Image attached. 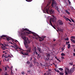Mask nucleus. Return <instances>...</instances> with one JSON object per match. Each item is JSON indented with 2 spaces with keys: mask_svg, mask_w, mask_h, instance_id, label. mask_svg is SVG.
Masks as SVG:
<instances>
[{
  "mask_svg": "<svg viewBox=\"0 0 75 75\" xmlns=\"http://www.w3.org/2000/svg\"><path fill=\"white\" fill-rule=\"evenodd\" d=\"M22 29L23 30H21V32L20 33V35H21L22 38L25 40L24 42L26 48H28V44H30V40H28V38H27L26 40V38L25 35H27L28 34H33L35 36H36L37 35L34 33L29 30L27 28L24 29L23 28Z\"/></svg>",
  "mask_w": 75,
  "mask_h": 75,
  "instance_id": "nucleus-1",
  "label": "nucleus"
},
{
  "mask_svg": "<svg viewBox=\"0 0 75 75\" xmlns=\"http://www.w3.org/2000/svg\"><path fill=\"white\" fill-rule=\"evenodd\" d=\"M55 20H56V18H55L54 16H53V18H50V24H51V26L52 25V24L51 23V21H52V22L53 23H54V21H55Z\"/></svg>",
  "mask_w": 75,
  "mask_h": 75,
  "instance_id": "nucleus-2",
  "label": "nucleus"
},
{
  "mask_svg": "<svg viewBox=\"0 0 75 75\" xmlns=\"http://www.w3.org/2000/svg\"><path fill=\"white\" fill-rule=\"evenodd\" d=\"M49 8H50V6L49 4H48L45 7V11H46L47 13H48L49 11Z\"/></svg>",
  "mask_w": 75,
  "mask_h": 75,
  "instance_id": "nucleus-3",
  "label": "nucleus"
},
{
  "mask_svg": "<svg viewBox=\"0 0 75 75\" xmlns=\"http://www.w3.org/2000/svg\"><path fill=\"white\" fill-rule=\"evenodd\" d=\"M52 1V3L51 6H52V7H54V6H57V2H56V1H55L54 0H51Z\"/></svg>",
  "mask_w": 75,
  "mask_h": 75,
  "instance_id": "nucleus-4",
  "label": "nucleus"
},
{
  "mask_svg": "<svg viewBox=\"0 0 75 75\" xmlns=\"http://www.w3.org/2000/svg\"><path fill=\"white\" fill-rule=\"evenodd\" d=\"M46 55L47 58H45V59L46 61H48L50 59V54L48 53H46Z\"/></svg>",
  "mask_w": 75,
  "mask_h": 75,
  "instance_id": "nucleus-5",
  "label": "nucleus"
},
{
  "mask_svg": "<svg viewBox=\"0 0 75 75\" xmlns=\"http://www.w3.org/2000/svg\"><path fill=\"white\" fill-rule=\"evenodd\" d=\"M54 70L55 71H56L57 72H58V73H59V74L60 75H64V72H60L57 69H54Z\"/></svg>",
  "mask_w": 75,
  "mask_h": 75,
  "instance_id": "nucleus-6",
  "label": "nucleus"
},
{
  "mask_svg": "<svg viewBox=\"0 0 75 75\" xmlns=\"http://www.w3.org/2000/svg\"><path fill=\"white\" fill-rule=\"evenodd\" d=\"M32 50L33 51V53L34 52V54H35L36 52V51H37V48H36V47H33Z\"/></svg>",
  "mask_w": 75,
  "mask_h": 75,
  "instance_id": "nucleus-7",
  "label": "nucleus"
},
{
  "mask_svg": "<svg viewBox=\"0 0 75 75\" xmlns=\"http://www.w3.org/2000/svg\"><path fill=\"white\" fill-rule=\"evenodd\" d=\"M39 38H40L39 39L40 41H43L44 40V38L46 37V36H44L42 37H38Z\"/></svg>",
  "mask_w": 75,
  "mask_h": 75,
  "instance_id": "nucleus-8",
  "label": "nucleus"
},
{
  "mask_svg": "<svg viewBox=\"0 0 75 75\" xmlns=\"http://www.w3.org/2000/svg\"><path fill=\"white\" fill-rule=\"evenodd\" d=\"M72 72H74V70L72 69V68L69 71V74H72Z\"/></svg>",
  "mask_w": 75,
  "mask_h": 75,
  "instance_id": "nucleus-9",
  "label": "nucleus"
},
{
  "mask_svg": "<svg viewBox=\"0 0 75 75\" xmlns=\"http://www.w3.org/2000/svg\"><path fill=\"white\" fill-rule=\"evenodd\" d=\"M49 11L50 14H52H52H54V13H55V11H54V10L52 9H51V10H50Z\"/></svg>",
  "mask_w": 75,
  "mask_h": 75,
  "instance_id": "nucleus-10",
  "label": "nucleus"
},
{
  "mask_svg": "<svg viewBox=\"0 0 75 75\" xmlns=\"http://www.w3.org/2000/svg\"><path fill=\"white\" fill-rule=\"evenodd\" d=\"M58 22L59 24V25H62V24H63V23H62V21L61 20H59L58 21Z\"/></svg>",
  "mask_w": 75,
  "mask_h": 75,
  "instance_id": "nucleus-11",
  "label": "nucleus"
},
{
  "mask_svg": "<svg viewBox=\"0 0 75 75\" xmlns=\"http://www.w3.org/2000/svg\"><path fill=\"white\" fill-rule=\"evenodd\" d=\"M6 38V40L7 41H10V40H11L12 41H14V40H13V38H11L8 37L7 38Z\"/></svg>",
  "mask_w": 75,
  "mask_h": 75,
  "instance_id": "nucleus-12",
  "label": "nucleus"
},
{
  "mask_svg": "<svg viewBox=\"0 0 75 75\" xmlns=\"http://www.w3.org/2000/svg\"><path fill=\"white\" fill-rule=\"evenodd\" d=\"M38 51L39 52H40L41 54H42V50H41V49L38 47Z\"/></svg>",
  "mask_w": 75,
  "mask_h": 75,
  "instance_id": "nucleus-13",
  "label": "nucleus"
},
{
  "mask_svg": "<svg viewBox=\"0 0 75 75\" xmlns=\"http://www.w3.org/2000/svg\"><path fill=\"white\" fill-rule=\"evenodd\" d=\"M21 54H23V55H27L28 56H29V54H28L27 53H24L23 52H21Z\"/></svg>",
  "mask_w": 75,
  "mask_h": 75,
  "instance_id": "nucleus-14",
  "label": "nucleus"
},
{
  "mask_svg": "<svg viewBox=\"0 0 75 75\" xmlns=\"http://www.w3.org/2000/svg\"><path fill=\"white\" fill-rule=\"evenodd\" d=\"M4 57L5 58H8V57H10V58H11V56H10V55H8V56L5 55Z\"/></svg>",
  "mask_w": 75,
  "mask_h": 75,
  "instance_id": "nucleus-15",
  "label": "nucleus"
},
{
  "mask_svg": "<svg viewBox=\"0 0 75 75\" xmlns=\"http://www.w3.org/2000/svg\"><path fill=\"white\" fill-rule=\"evenodd\" d=\"M29 67L30 68H31V67H34V66L32 63H31L30 64V65L29 66Z\"/></svg>",
  "mask_w": 75,
  "mask_h": 75,
  "instance_id": "nucleus-16",
  "label": "nucleus"
},
{
  "mask_svg": "<svg viewBox=\"0 0 75 75\" xmlns=\"http://www.w3.org/2000/svg\"><path fill=\"white\" fill-rule=\"evenodd\" d=\"M54 7H55V10H58V9L59 8L58 7V6H57V5H56L55 6H54V7H53V8H54Z\"/></svg>",
  "mask_w": 75,
  "mask_h": 75,
  "instance_id": "nucleus-17",
  "label": "nucleus"
},
{
  "mask_svg": "<svg viewBox=\"0 0 75 75\" xmlns=\"http://www.w3.org/2000/svg\"><path fill=\"white\" fill-rule=\"evenodd\" d=\"M31 48L30 47L28 50L27 51V52H31Z\"/></svg>",
  "mask_w": 75,
  "mask_h": 75,
  "instance_id": "nucleus-18",
  "label": "nucleus"
},
{
  "mask_svg": "<svg viewBox=\"0 0 75 75\" xmlns=\"http://www.w3.org/2000/svg\"><path fill=\"white\" fill-rule=\"evenodd\" d=\"M65 75H68V74H69L68 73V71L66 70H65Z\"/></svg>",
  "mask_w": 75,
  "mask_h": 75,
  "instance_id": "nucleus-19",
  "label": "nucleus"
},
{
  "mask_svg": "<svg viewBox=\"0 0 75 75\" xmlns=\"http://www.w3.org/2000/svg\"><path fill=\"white\" fill-rule=\"evenodd\" d=\"M71 41L72 42H73V43H74L75 44V40H74V39H71Z\"/></svg>",
  "mask_w": 75,
  "mask_h": 75,
  "instance_id": "nucleus-20",
  "label": "nucleus"
},
{
  "mask_svg": "<svg viewBox=\"0 0 75 75\" xmlns=\"http://www.w3.org/2000/svg\"><path fill=\"white\" fill-rule=\"evenodd\" d=\"M65 11L66 13H67L68 14H70V13L67 10H66Z\"/></svg>",
  "mask_w": 75,
  "mask_h": 75,
  "instance_id": "nucleus-21",
  "label": "nucleus"
},
{
  "mask_svg": "<svg viewBox=\"0 0 75 75\" xmlns=\"http://www.w3.org/2000/svg\"><path fill=\"white\" fill-rule=\"evenodd\" d=\"M36 66L37 67H38L40 65V64L38 62H36Z\"/></svg>",
  "mask_w": 75,
  "mask_h": 75,
  "instance_id": "nucleus-22",
  "label": "nucleus"
},
{
  "mask_svg": "<svg viewBox=\"0 0 75 75\" xmlns=\"http://www.w3.org/2000/svg\"><path fill=\"white\" fill-rule=\"evenodd\" d=\"M65 70H66V71H67V72H68V73H69V69L68 68H67V67H65Z\"/></svg>",
  "mask_w": 75,
  "mask_h": 75,
  "instance_id": "nucleus-23",
  "label": "nucleus"
},
{
  "mask_svg": "<svg viewBox=\"0 0 75 75\" xmlns=\"http://www.w3.org/2000/svg\"><path fill=\"white\" fill-rule=\"evenodd\" d=\"M4 69L5 71H7V67H4Z\"/></svg>",
  "mask_w": 75,
  "mask_h": 75,
  "instance_id": "nucleus-24",
  "label": "nucleus"
},
{
  "mask_svg": "<svg viewBox=\"0 0 75 75\" xmlns=\"http://www.w3.org/2000/svg\"><path fill=\"white\" fill-rule=\"evenodd\" d=\"M64 48H65V46H64V47H62V48L61 50H62V51H63L64 50Z\"/></svg>",
  "mask_w": 75,
  "mask_h": 75,
  "instance_id": "nucleus-25",
  "label": "nucleus"
},
{
  "mask_svg": "<svg viewBox=\"0 0 75 75\" xmlns=\"http://www.w3.org/2000/svg\"><path fill=\"white\" fill-rule=\"evenodd\" d=\"M61 55L62 57H63V56H65V54L64 53H62L61 54Z\"/></svg>",
  "mask_w": 75,
  "mask_h": 75,
  "instance_id": "nucleus-26",
  "label": "nucleus"
},
{
  "mask_svg": "<svg viewBox=\"0 0 75 75\" xmlns=\"http://www.w3.org/2000/svg\"><path fill=\"white\" fill-rule=\"evenodd\" d=\"M40 64L41 66L42 67H43V68H44V67H45V65H42V63H40Z\"/></svg>",
  "mask_w": 75,
  "mask_h": 75,
  "instance_id": "nucleus-27",
  "label": "nucleus"
},
{
  "mask_svg": "<svg viewBox=\"0 0 75 75\" xmlns=\"http://www.w3.org/2000/svg\"><path fill=\"white\" fill-rule=\"evenodd\" d=\"M70 44H68L67 47L68 48H70L71 47V46H70Z\"/></svg>",
  "mask_w": 75,
  "mask_h": 75,
  "instance_id": "nucleus-28",
  "label": "nucleus"
},
{
  "mask_svg": "<svg viewBox=\"0 0 75 75\" xmlns=\"http://www.w3.org/2000/svg\"><path fill=\"white\" fill-rule=\"evenodd\" d=\"M59 30L60 31H61V32H63V29H59Z\"/></svg>",
  "mask_w": 75,
  "mask_h": 75,
  "instance_id": "nucleus-29",
  "label": "nucleus"
},
{
  "mask_svg": "<svg viewBox=\"0 0 75 75\" xmlns=\"http://www.w3.org/2000/svg\"><path fill=\"white\" fill-rule=\"evenodd\" d=\"M71 38H72V39H74V40H75V37L74 36H71Z\"/></svg>",
  "mask_w": 75,
  "mask_h": 75,
  "instance_id": "nucleus-30",
  "label": "nucleus"
},
{
  "mask_svg": "<svg viewBox=\"0 0 75 75\" xmlns=\"http://www.w3.org/2000/svg\"><path fill=\"white\" fill-rule=\"evenodd\" d=\"M26 64H28V65H29V64H30V62H29V61H28H28L26 62Z\"/></svg>",
  "mask_w": 75,
  "mask_h": 75,
  "instance_id": "nucleus-31",
  "label": "nucleus"
},
{
  "mask_svg": "<svg viewBox=\"0 0 75 75\" xmlns=\"http://www.w3.org/2000/svg\"><path fill=\"white\" fill-rule=\"evenodd\" d=\"M59 69L60 70V71H63V69L62 68H59Z\"/></svg>",
  "mask_w": 75,
  "mask_h": 75,
  "instance_id": "nucleus-32",
  "label": "nucleus"
},
{
  "mask_svg": "<svg viewBox=\"0 0 75 75\" xmlns=\"http://www.w3.org/2000/svg\"><path fill=\"white\" fill-rule=\"evenodd\" d=\"M68 2H69V5H71V2H70L69 0H68Z\"/></svg>",
  "mask_w": 75,
  "mask_h": 75,
  "instance_id": "nucleus-33",
  "label": "nucleus"
},
{
  "mask_svg": "<svg viewBox=\"0 0 75 75\" xmlns=\"http://www.w3.org/2000/svg\"><path fill=\"white\" fill-rule=\"evenodd\" d=\"M40 57H41V55H40V54H38V58H40Z\"/></svg>",
  "mask_w": 75,
  "mask_h": 75,
  "instance_id": "nucleus-34",
  "label": "nucleus"
},
{
  "mask_svg": "<svg viewBox=\"0 0 75 75\" xmlns=\"http://www.w3.org/2000/svg\"><path fill=\"white\" fill-rule=\"evenodd\" d=\"M33 54H36L37 55H38V53H37V51H36V52L35 53V54L34 53V52L33 53Z\"/></svg>",
  "mask_w": 75,
  "mask_h": 75,
  "instance_id": "nucleus-35",
  "label": "nucleus"
},
{
  "mask_svg": "<svg viewBox=\"0 0 75 75\" xmlns=\"http://www.w3.org/2000/svg\"><path fill=\"white\" fill-rule=\"evenodd\" d=\"M70 19L71 21H72V22H73V23H74V19L71 18H70Z\"/></svg>",
  "mask_w": 75,
  "mask_h": 75,
  "instance_id": "nucleus-36",
  "label": "nucleus"
},
{
  "mask_svg": "<svg viewBox=\"0 0 75 75\" xmlns=\"http://www.w3.org/2000/svg\"><path fill=\"white\" fill-rule=\"evenodd\" d=\"M10 69H11V74H13V71H12L11 70V68H10Z\"/></svg>",
  "mask_w": 75,
  "mask_h": 75,
  "instance_id": "nucleus-37",
  "label": "nucleus"
},
{
  "mask_svg": "<svg viewBox=\"0 0 75 75\" xmlns=\"http://www.w3.org/2000/svg\"><path fill=\"white\" fill-rule=\"evenodd\" d=\"M66 41H68L69 40V39L68 38H67L66 39H65Z\"/></svg>",
  "mask_w": 75,
  "mask_h": 75,
  "instance_id": "nucleus-38",
  "label": "nucleus"
},
{
  "mask_svg": "<svg viewBox=\"0 0 75 75\" xmlns=\"http://www.w3.org/2000/svg\"><path fill=\"white\" fill-rule=\"evenodd\" d=\"M68 44H69V41H68V42H66V44H67V45H68Z\"/></svg>",
  "mask_w": 75,
  "mask_h": 75,
  "instance_id": "nucleus-39",
  "label": "nucleus"
},
{
  "mask_svg": "<svg viewBox=\"0 0 75 75\" xmlns=\"http://www.w3.org/2000/svg\"><path fill=\"white\" fill-rule=\"evenodd\" d=\"M5 75H8V74H7V72H6L5 73Z\"/></svg>",
  "mask_w": 75,
  "mask_h": 75,
  "instance_id": "nucleus-40",
  "label": "nucleus"
},
{
  "mask_svg": "<svg viewBox=\"0 0 75 75\" xmlns=\"http://www.w3.org/2000/svg\"><path fill=\"white\" fill-rule=\"evenodd\" d=\"M66 20H67V21H68V20L69 21V19L68 18H66Z\"/></svg>",
  "mask_w": 75,
  "mask_h": 75,
  "instance_id": "nucleus-41",
  "label": "nucleus"
},
{
  "mask_svg": "<svg viewBox=\"0 0 75 75\" xmlns=\"http://www.w3.org/2000/svg\"><path fill=\"white\" fill-rule=\"evenodd\" d=\"M32 59H33V57H30V61H31Z\"/></svg>",
  "mask_w": 75,
  "mask_h": 75,
  "instance_id": "nucleus-42",
  "label": "nucleus"
},
{
  "mask_svg": "<svg viewBox=\"0 0 75 75\" xmlns=\"http://www.w3.org/2000/svg\"><path fill=\"white\" fill-rule=\"evenodd\" d=\"M52 27H53V28H54V29H56V28H55V26H54L52 25Z\"/></svg>",
  "mask_w": 75,
  "mask_h": 75,
  "instance_id": "nucleus-43",
  "label": "nucleus"
},
{
  "mask_svg": "<svg viewBox=\"0 0 75 75\" xmlns=\"http://www.w3.org/2000/svg\"><path fill=\"white\" fill-rule=\"evenodd\" d=\"M21 74H22V75H24V71L22 72Z\"/></svg>",
  "mask_w": 75,
  "mask_h": 75,
  "instance_id": "nucleus-44",
  "label": "nucleus"
},
{
  "mask_svg": "<svg viewBox=\"0 0 75 75\" xmlns=\"http://www.w3.org/2000/svg\"><path fill=\"white\" fill-rule=\"evenodd\" d=\"M33 63L34 64H35V63H36V61L35 60L33 61Z\"/></svg>",
  "mask_w": 75,
  "mask_h": 75,
  "instance_id": "nucleus-45",
  "label": "nucleus"
},
{
  "mask_svg": "<svg viewBox=\"0 0 75 75\" xmlns=\"http://www.w3.org/2000/svg\"><path fill=\"white\" fill-rule=\"evenodd\" d=\"M69 65H73V63H69Z\"/></svg>",
  "mask_w": 75,
  "mask_h": 75,
  "instance_id": "nucleus-46",
  "label": "nucleus"
},
{
  "mask_svg": "<svg viewBox=\"0 0 75 75\" xmlns=\"http://www.w3.org/2000/svg\"><path fill=\"white\" fill-rule=\"evenodd\" d=\"M17 49H18V47H17L16 48H15V50L17 51Z\"/></svg>",
  "mask_w": 75,
  "mask_h": 75,
  "instance_id": "nucleus-47",
  "label": "nucleus"
},
{
  "mask_svg": "<svg viewBox=\"0 0 75 75\" xmlns=\"http://www.w3.org/2000/svg\"><path fill=\"white\" fill-rule=\"evenodd\" d=\"M56 10H57V11L58 12V13H60V11H59V9H57Z\"/></svg>",
  "mask_w": 75,
  "mask_h": 75,
  "instance_id": "nucleus-48",
  "label": "nucleus"
},
{
  "mask_svg": "<svg viewBox=\"0 0 75 75\" xmlns=\"http://www.w3.org/2000/svg\"><path fill=\"white\" fill-rule=\"evenodd\" d=\"M27 1L28 2H31V0H28Z\"/></svg>",
  "mask_w": 75,
  "mask_h": 75,
  "instance_id": "nucleus-49",
  "label": "nucleus"
},
{
  "mask_svg": "<svg viewBox=\"0 0 75 75\" xmlns=\"http://www.w3.org/2000/svg\"><path fill=\"white\" fill-rule=\"evenodd\" d=\"M56 40L55 39H53V41H54V42H55V41Z\"/></svg>",
  "mask_w": 75,
  "mask_h": 75,
  "instance_id": "nucleus-50",
  "label": "nucleus"
},
{
  "mask_svg": "<svg viewBox=\"0 0 75 75\" xmlns=\"http://www.w3.org/2000/svg\"><path fill=\"white\" fill-rule=\"evenodd\" d=\"M1 71H2V69H1L0 68V72H1Z\"/></svg>",
  "mask_w": 75,
  "mask_h": 75,
  "instance_id": "nucleus-51",
  "label": "nucleus"
},
{
  "mask_svg": "<svg viewBox=\"0 0 75 75\" xmlns=\"http://www.w3.org/2000/svg\"><path fill=\"white\" fill-rule=\"evenodd\" d=\"M61 58L62 59H64V57H61Z\"/></svg>",
  "mask_w": 75,
  "mask_h": 75,
  "instance_id": "nucleus-52",
  "label": "nucleus"
},
{
  "mask_svg": "<svg viewBox=\"0 0 75 75\" xmlns=\"http://www.w3.org/2000/svg\"><path fill=\"white\" fill-rule=\"evenodd\" d=\"M44 75H47V73H45Z\"/></svg>",
  "mask_w": 75,
  "mask_h": 75,
  "instance_id": "nucleus-53",
  "label": "nucleus"
},
{
  "mask_svg": "<svg viewBox=\"0 0 75 75\" xmlns=\"http://www.w3.org/2000/svg\"><path fill=\"white\" fill-rule=\"evenodd\" d=\"M34 61H36V58H35V57H34Z\"/></svg>",
  "mask_w": 75,
  "mask_h": 75,
  "instance_id": "nucleus-54",
  "label": "nucleus"
},
{
  "mask_svg": "<svg viewBox=\"0 0 75 75\" xmlns=\"http://www.w3.org/2000/svg\"><path fill=\"white\" fill-rule=\"evenodd\" d=\"M9 58L8 59L6 60L7 61H9Z\"/></svg>",
  "mask_w": 75,
  "mask_h": 75,
  "instance_id": "nucleus-55",
  "label": "nucleus"
},
{
  "mask_svg": "<svg viewBox=\"0 0 75 75\" xmlns=\"http://www.w3.org/2000/svg\"><path fill=\"white\" fill-rule=\"evenodd\" d=\"M69 21H70V22L72 23V22L71 21V20H70V19H69Z\"/></svg>",
  "mask_w": 75,
  "mask_h": 75,
  "instance_id": "nucleus-56",
  "label": "nucleus"
},
{
  "mask_svg": "<svg viewBox=\"0 0 75 75\" xmlns=\"http://www.w3.org/2000/svg\"><path fill=\"white\" fill-rule=\"evenodd\" d=\"M36 35V36H34V35H34V36H35V37H36L37 36L38 37H39V36H38L37 35Z\"/></svg>",
  "mask_w": 75,
  "mask_h": 75,
  "instance_id": "nucleus-57",
  "label": "nucleus"
},
{
  "mask_svg": "<svg viewBox=\"0 0 75 75\" xmlns=\"http://www.w3.org/2000/svg\"><path fill=\"white\" fill-rule=\"evenodd\" d=\"M73 70H74V69H75V67H73V68H72Z\"/></svg>",
  "mask_w": 75,
  "mask_h": 75,
  "instance_id": "nucleus-58",
  "label": "nucleus"
},
{
  "mask_svg": "<svg viewBox=\"0 0 75 75\" xmlns=\"http://www.w3.org/2000/svg\"><path fill=\"white\" fill-rule=\"evenodd\" d=\"M73 56H74L75 57V53H73Z\"/></svg>",
  "mask_w": 75,
  "mask_h": 75,
  "instance_id": "nucleus-59",
  "label": "nucleus"
},
{
  "mask_svg": "<svg viewBox=\"0 0 75 75\" xmlns=\"http://www.w3.org/2000/svg\"><path fill=\"white\" fill-rule=\"evenodd\" d=\"M2 57L3 58V57H4V54H3L2 55Z\"/></svg>",
  "mask_w": 75,
  "mask_h": 75,
  "instance_id": "nucleus-60",
  "label": "nucleus"
},
{
  "mask_svg": "<svg viewBox=\"0 0 75 75\" xmlns=\"http://www.w3.org/2000/svg\"><path fill=\"white\" fill-rule=\"evenodd\" d=\"M5 52H6V51H3V53H5Z\"/></svg>",
  "mask_w": 75,
  "mask_h": 75,
  "instance_id": "nucleus-61",
  "label": "nucleus"
},
{
  "mask_svg": "<svg viewBox=\"0 0 75 75\" xmlns=\"http://www.w3.org/2000/svg\"><path fill=\"white\" fill-rule=\"evenodd\" d=\"M28 72H30V71H28Z\"/></svg>",
  "mask_w": 75,
  "mask_h": 75,
  "instance_id": "nucleus-62",
  "label": "nucleus"
},
{
  "mask_svg": "<svg viewBox=\"0 0 75 75\" xmlns=\"http://www.w3.org/2000/svg\"><path fill=\"white\" fill-rule=\"evenodd\" d=\"M49 71H51V70L50 69H49Z\"/></svg>",
  "mask_w": 75,
  "mask_h": 75,
  "instance_id": "nucleus-63",
  "label": "nucleus"
},
{
  "mask_svg": "<svg viewBox=\"0 0 75 75\" xmlns=\"http://www.w3.org/2000/svg\"><path fill=\"white\" fill-rule=\"evenodd\" d=\"M55 59H57V56L55 57Z\"/></svg>",
  "mask_w": 75,
  "mask_h": 75,
  "instance_id": "nucleus-64",
  "label": "nucleus"
}]
</instances>
